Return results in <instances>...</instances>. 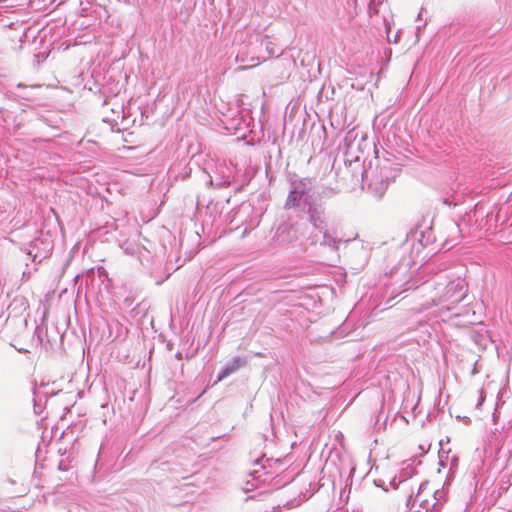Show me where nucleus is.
Returning <instances> with one entry per match:
<instances>
[{"label":"nucleus","instance_id":"obj_1","mask_svg":"<svg viewBox=\"0 0 512 512\" xmlns=\"http://www.w3.org/2000/svg\"><path fill=\"white\" fill-rule=\"evenodd\" d=\"M485 400V395L482 389H476L469 392L466 396V404L469 408L478 409Z\"/></svg>","mask_w":512,"mask_h":512},{"label":"nucleus","instance_id":"obj_2","mask_svg":"<svg viewBox=\"0 0 512 512\" xmlns=\"http://www.w3.org/2000/svg\"><path fill=\"white\" fill-rule=\"evenodd\" d=\"M298 200H299L298 193L296 191H292L287 197L286 207L292 208V207L297 206Z\"/></svg>","mask_w":512,"mask_h":512},{"label":"nucleus","instance_id":"obj_3","mask_svg":"<svg viewBox=\"0 0 512 512\" xmlns=\"http://www.w3.org/2000/svg\"><path fill=\"white\" fill-rule=\"evenodd\" d=\"M250 64L248 65H243V66H240L238 69L239 70H242V71H245V70H249L253 67H256L260 64V58L257 57V56H252L249 60Z\"/></svg>","mask_w":512,"mask_h":512},{"label":"nucleus","instance_id":"obj_4","mask_svg":"<svg viewBox=\"0 0 512 512\" xmlns=\"http://www.w3.org/2000/svg\"><path fill=\"white\" fill-rule=\"evenodd\" d=\"M248 58H249V55H247V53L245 51H241L237 55V60L240 62H249L250 59H248Z\"/></svg>","mask_w":512,"mask_h":512},{"label":"nucleus","instance_id":"obj_5","mask_svg":"<svg viewBox=\"0 0 512 512\" xmlns=\"http://www.w3.org/2000/svg\"><path fill=\"white\" fill-rule=\"evenodd\" d=\"M231 372H232V369H230V368H226V369L223 371L222 375L219 377V379H218V380H219V381H221L224 377L228 376Z\"/></svg>","mask_w":512,"mask_h":512},{"label":"nucleus","instance_id":"obj_6","mask_svg":"<svg viewBox=\"0 0 512 512\" xmlns=\"http://www.w3.org/2000/svg\"><path fill=\"white\" fill-rule=\"evenodd\" d=\"M451 232L455 233V234H459V227L457 225L453 226L452 229H451ZM459 238V235H457V239Z\"/></svg>","mask_w":512,"mask_h":512},{"label":"nucleus","instance_id":"obj_7","mask_svg":"<svg viewBox=\"0 0 512 512\" xmlns=\"http://www.w3.org/2000/svg\"><path fill=\"white\" fill-rule=\"evenodd\" d=\"M18 87H24V85L22 83H19Z\"/></svg>","mask_w":512,"mask_h":512}]
</instances>
